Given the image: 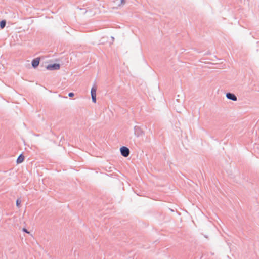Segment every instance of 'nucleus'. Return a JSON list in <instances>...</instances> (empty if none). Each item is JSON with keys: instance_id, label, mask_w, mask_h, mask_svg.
<instances>
[{"instance_id": "obj_1", "label": "nucleus", "mask_w": 259, "mask_h": 259, "mask_svg": "<svg viewBox=\"0 0 259 259\" xmlns=\"http://www.w3.org/2000/svg\"><path fill=\"white\" fill-rule=\"evenodd\" d=\"M120 152L122 155L124 157H127L130 154V150L126 147H122L120 148Z\"/></svg>"}, {"instance_id": "obj_2", "label": "nucleus", "mask_w": 259, "mask_h": 259, "mask_svg": "<svg viewBox=\"0 0 259 259\" xmlns=\"http://www.w3.org/2000/svg\"><path fill=\"white\" fill-rule=\"evenodd\" d=\"M60 68V65L59 64H54L49 65L47 66V69L48 70H58Z\"/></svg>"}, {"instance_id": "obj_3", "label": "nucleus", "mask_w": 259, "mask_h": 259, "mask_svg": "<svg viewBox=\"0 0 259 259\" xmlns=\"http://www.w3.org/2000/svg\"><path fill=\"white\" fill-rule=\"evenodd\" d=\"M40 59L38 58H37L34 59L32 62V65L33 67L35 68L37 67L39 64Z\"/></svg>"}, {"instance_id": "obj_4", "label": "nucleus", "mask_w": 259, "mask_h": 259, "mask_svg": "<svg viewBox=\"0 0 259 259\" xmlns=\"http://www.w3.org/2000/svg\"><path fill=\"white\" fill-rule=\"evenodd\" d=\"M226 97L227 98L232 100L233 101H236L237 98L233 94L231 93H227L226 95Z\"/></svg>"}, {"instance_id": "obj_5", "label": "nucleus", "mask_w": 259, "mask_h": 259, "mask_svg": "<svg viewBox=\"0 0 259 259\" xmlns=\"http://www.w3.org/2000/svg\"><path fill=\"white\" fill-rule=\"evenodd\" d=\"M97 87L96 85H94L92 89H91V96H96V91H97Z\"/></svg>"}, {"instance_id": "obj_6", "label": "nucleus", "mask_w": 259, "mask_h": 259, "mask_svg": "<svg viewBox=\"0 0 259 259\" xmlns=\"http://www.w3.org/2000/svg\"><path fill=\"white\" fill-rule=\"evenodd\" d=\"M24 160V156L21 154L17 159V163L18 164L22 163Z\"/></svg>"}, {"instance_id": "obj_7", "label": "nucleus", "mask_w": 259, "mask_h": 259, "mask_svg": "<svg viewBox=\"0 0 259 259\" xmlns=\"http://www.w3.org/2000/svg\"><path fill=\"white\" fill-rule=\"evenodd\" d=\"M6 25V21L5 20H2L0 22V27L1 28H4Z\"/></svg>"}, {"instance_id": "obj_8", "label": "nucleus", "mask_w": 259, "mask_h": 259, "mask_svg": "<svg viewBox=\"0 0 259 259\" xmlns=\"http://www.w3.org/2000/svg\"><path fill=\"white\" fill-rule=\"evenodd\" d=\"M92 99L93 102L95 103L96 102V96H92Z\"/></svg>"}, {"instance_id": "obj_9", "label": "nucleus", "mask_w": 259, "mask_h": 259, "mask_svg": "<svg viewBox=\"0 0 259 259\" xmlns=\"http://www.w3.org/2000/svg\"><path fill=\"white\" fill-rule=\"evenodd\" d=\"M125 0H121L120 5H119L120 6L123 5L125 4Z\"/></svg>"}, {"instance_id": "obj_10", "label": "nucleus", "mask_w": 259, "mask_h": 259, "mask_svg": "<svg viewBox=\"0 0 259 259\" xmlns=\"http://www.w3.org/2000/svg\"><path fill=\"white\" fill-rule=\"evenodd\" d=\"M20 201L19 200H17V201H16V205L18 207L20 205Z\"/></svg>"}, {"instance_id": "obj_11", "label": "nucleus", "mask_w": 259, "mask_h": 259, "mask_svg": "<svg viewBox=\"0 0 259 259\" xmlns=\"http://www.w3.org/2000/svg\"><path fill=\"white\" fill-rule=\"evenodd\" d=\"M68 96L70 97H72L74 96V93H69Z\"/></svg>"}, {"instance_id": "obj_12", "label": "nucleus", "mask_w": 259, "mask_h": 259, "mask_svg": "<svg viewBox=\"0 0 259 259\" xmlns=\"http://www.w3.org/2000/svg\"><path fill=\"white\" fill-rule=\"evenodd\" d=\"M23 231L24 232H26V233H28V234H29V231H28L27 230V229H25V228H23Z\"/></svg>"}]
</instances>
